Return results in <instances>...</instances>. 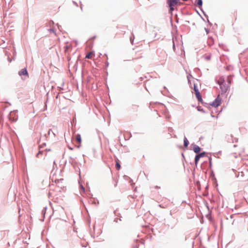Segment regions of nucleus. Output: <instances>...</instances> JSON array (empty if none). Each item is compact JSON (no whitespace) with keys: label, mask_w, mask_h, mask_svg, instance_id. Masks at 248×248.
<instances>
[{"label":"nucleus","mask_w":248,"mask_h":248,"mask_svg":"<svg viewBox=\"0 0 248 248\" xmlns=\"http://www.w3.org/2000/svg\"><path fill=\"white\" fill-rule=\"evenodd\" d=\"M184 146H185V147H187V146H188V145L189 144V142H188V140H187V139L186 137L184 138Z\"/></svg>","instance_id":"10"},{"label":"nucleus","mask_w":248,"mask_h":248,"mask_svg":"<svg viewBox=\"0 0 248 248\" xmlns=\"http://www.w3.org/2000/svg\"><path fill=\"white\" fill-rule=\"evenodd\" d=\"M41 154V152L40 151V152H39L37 154V155H36L37 157H38L39 155L40 154Z\"/></svg>","instance_id":"16"},{"label":"nucleus","mask_w":248,"mask_h":248,"mask_svg":"<svg viewBox=\"0 0 248 248\" xmlns=\"http://www.w3.org/2000/svg\"><path fill=\"white\" fill-rule=\"evenodd\" d=\"M197 5L198 6H201L202 5V0H198V1H197Z\"/></svg>","instance_id":"14"},{"label":"nucleus","mask_w":248,"mask_h":248,"mask_svg":"<svg viewBox=\"0 0 248 248\" xmlns=\"http://www.w3.org/2000/svg\"><path fill=\"white\" fill-rule=\"evenodd\" d=\"M179 1V0H168V3L170 8L171 12L174 10V6H175Z\"/></svg>","instance_id":"1"},{"label":"nucleus","mask_w":248,"mask_h":248,"mask_svg":"<svg viewBox=\"0 0 248 248\" xmlns=\"http://www.w3.org/2000/svg\"><path fill=\"white\" fill-rule=\"evenodd\" d=\"M19 75L20 76H21V75H26L28 77L29 76L28 73V72H27V70L26 68H24V69H21L19 72Z\"/></svg>","instance_id":"5"},{"label":"nucleus","mask_w":248,"mask_h":248,"mask_svg":"<svg viewBox=\"0 0 248 248\" xmlns=\"http://www.w3.org/2000/svg\"><path fill=\"white\" fill-rule=\"evenodd\" d=\"M137 106L136 105H133L132 108L135 109V108H137Z\"/></svg>","instance_id":"17"},{"label":"nucleus","mask_w":248,"mask_h":248,"mask_svg":"<svg viewBox=\"0 0 248 248\" xmlns=\"http://www.w3.org/2000/svg\"><path fill=\"white\" fill-rule=\"evenodd\" d=\"M94 57V53L93 52H90L86 56V58L92 59Z\"/></svg>","instance_id":"7"},{"label":"nucleus","mask_w":248,"mask_h":248,"mask_svg":"<svg viewBox=\"0 0 248 248\" xmlns=\"http://www.w3.org/2000/svg\"><path fill=\"white\" fill-rule=\"evenodd\" d=\"M193 150L195 153H199L201 151V148L197 145H195L193 147Z\"/></svg>","instance_id":"8"},{"label":"nucleus","mask_w":248,"mask_h":248,"mask_svg":"<svg viewBox=\"0 0 248 248\" xmlns=\"http://www.w3.org/2000/svg\"><path fill=\"white\" fill-rule=\"evenodd\" d=\"M218 83L219 84V85H220L221 84H223V83H224V78H220L218 80Z\"/></svg>","instance_id":"11"},{"label":"nucleus","mask_w":248,"mask_h":248,"mask_svg":"<svg viewBox=\"0 0 248 248\" xmlns=\"http://www.w3.org/2000/svg\"><path fill=\"white\" fill-rule=\"evenodd\" d=\"M200 157L198 156V155H197L195 158V164L197 165L199 159H200Z\"/></svg>","instance_id":"12"},{"label":"nucleus","mask_w":248,"mask_h":248,"mask_svg":"<svg viewBox=\"0 0 248 248\" xmlns=\"http://www.w3.org/2000/svg\"><path fill=\"white\" fill-rule=\"evenodd\" d=\"M155 188H160V186H155Z\"/></svg>","instance_id":"18"},{"label":"nucleus","mask_w":248,"mask_h":248,"mask_svg":"<svg viewBox=\"0 0 248 248\" xmlns=\"http://www.w3.org/2000/svg\"><path fill=\"white\" fill-rule=\"evenodd\" d=\"M194 91L195 94L198 101L200 102H202V96L200 94V92H199L198 90L196 88L195 86H194Z\"/></svg>","instance_id":"3"},{"label":"nucleus","mask_w":248,"mask_h":248,"mask_svg":"<svg viewBox=\"0 0 248 248\" xmlns=\"http://www.w3.org/2000/svg\"><path fill=\"white\" fill-rule=\"evenodd\" d=\"M205 155V153L204 152H203V153H200V154H199L198 155V156L201 158L202 157H203Z\"/></svg>","instance_id":"13"},{"label":"nucleus","mask_w":248,"mask_h":248,"mask_svg":"<svg viewBox=\"0 0 248 248\" xmlns=\"http://www.w3.org/2000/svg\"><path fill=\"white\" fill-rule=\"evenodd\" d=\"M115 168L117 170H119L121 168V165L119 163V160L118 159L116 160Z\"/></svg>","instance_id":"9"},{"label":"nucleus","mask_w":248,"mask_h":248,"mask_svg":"<svg viewBox=\"0 0 248 248\" xmlns=\"http://www.w3.org/2000/svg\"><path fill=\"white\" fill-rule=\"evenodd\" d=\"M221 103V98L220 97L219 95H218L215 101L213 102L211 105L215 107H217L220 105Z\"/></svg>","instance_id":"2"},{"label":"nucleus","mask_w":248,"mask_h":248,"mask_svg":"<svg viewBox=\"0 0 248 248\" xmlns=\"http://www.w3.org/2000/svg\"><path fill=\"white\" fill-rule=\"evenodd\" d=\"M220 88L223 93H226L229 89V85H226L225 83H224L223 84L220 85Z\"/></svg>","instance_id":"4"},{"label":"nucleus","mask_w":248,"mask_h":248,"mask_svg":"<svg viewBox=\"0 0 248 248\" xmlns=\"http://www.w3.org/2000/svg\"><path fill=\"white\" fill-rule=\"evenodd\" d=\"M76 140L77 142L79 144L78 147H79L81 143V138L79 134H77L76 136Z\"/></svg>","instance_id":"6"},{"label":"nucleus","mask_w":248,"mask_h":248,"mask_svg":"<svg viewBox=\"0 0 248 248\" xmlns=\"http://www.w3.org/2000/svg\"><path fill=\"white\" fill-rule=\"evenodd\" d=\"M227 80H228V83L229 84H231V78L230 77H228Z\"/></svg>","instance_id":"15"}]
</instances>
